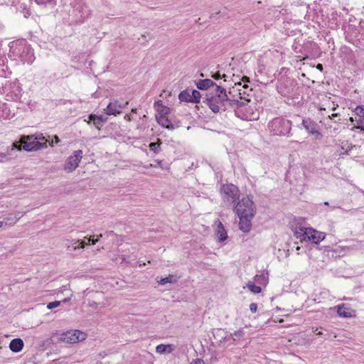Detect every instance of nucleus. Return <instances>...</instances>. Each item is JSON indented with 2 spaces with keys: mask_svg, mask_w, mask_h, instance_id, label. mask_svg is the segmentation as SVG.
Returning a JSON list of instances; mask_svg holds the SVG:
<instances>
[{
  "mask_svg": "<svg viewBox=\"0 0 364 364\" xmlns=\"http://www.w3.org/2000/svg\"><path fill=\"white\" fill-rule=\"evenodd\" d=\"M235 212L240 219V229L245 232H249L252 228L251 221L256 213L252 200L247 196L238 200L235 207Z\"/></svg>",
  "mask_w": 364,
  "mask_h": 364,
  "instance_id": "f257e3e1",
  "label": "nucleus"
},
{
  "mask_svg": "<svg viewBox=\"0 0 364 364\" xmlns=\"http://www.w3.org/2000/svg\"><path fill=\"white\" fill-rule=\"evenodd\" d=\"M229 100L226 90L220 86H217V93L215 95L207 97L206 105L214 113H218L225 109V103Z\"/></svg>",
  "mask_w": 364,
  "mask_h": 364,
  "instance_id": "f03ea898",
  "label": "nucleus"
},
{
  "mask_svg": "<svg viewBox=\"0 0 364 364\" xmlns=\"http://www.w3.org/2000/svg\"><path fill=\"white\" fill-rule=\"evenodd\" d=\"M269 129L274 135L284 136L290 132L291 122L282 117H277L269 122Z\"/></svg>",
  "mask_w": 364,
  "mask_h": 364,
  "instance_id": "7ed1b4c3",
  "label": "nucleus"
},
{
  "mask_svg": "<svg viewBox=\"0 0 364 364\" xmlns=\"http://www.w3.org/2000/svg\"><path fill=\"white\" fill-rule=\"evenodd\" d=\"M45 138L43 136L42 138L33 137V136H23L21 138L20 143L21 145L18 147L16 144H14V146L16 147L18 150L21 149V147L27 151H37L41 149L43 147H46V142L41 143L38 141V139H44Z\"/></svg>",
  "mask_w": 364,
  "mask_h": 364,
  "instance_id": "20e7f679",
  "label": "nucleus"
},
{
  "mask_svg": "<svg viewBox=\"0 0 364 364\" xmlns=\"http://www.w3.org/2000/svg\"><path fill=\"white\" fill-rule=\"evenodd\" d=\"M220 193L225 202L232 203L240 198V190L232 183L223 184L220 189Z\"/></svg>",
  "mask_w": 364,
  "mask_h": 364,
  "instance_id": "39448f33",
  "label": "nucleus"
},
{
  "mask_svg": "<svg viewBox=\"0 0 364 364\" xmlns=\"http://www.w3.org/2000/svg\"><path fill=\"white\" fill-rule=\"evenodd\" d=\"M252 89L249 88L247 85H242L240 82L235 84L234 87L230 90V94L237 92L238 98L234 99L233 101L240 102V105L245 104L250 101V96Z\"/></svg>",
  "mask_w": 364,
  "mask_h": 364,
  "instance_id": "423d86ee",
  "label": "nucleus"
},
{
  "mask_svg": "<svg viewBox=\"0 0 364 364\" xmlns=\"http://www.w3.org/2000/svg\"><path fill=\"white\" fill-rule=\"evenodd\" d=\"M86 338V334L79 330L68 331L60 336V340L66 343H75Z\"/></svg>",
  "mask_w": 364,
  "mask_h": 364,
  "instance_id": "0eeeda50",
  "label": "nucleus"
},
{
  "mask_svg": "<svg viewBox=\"0 0 364 364\" xmlns=\"http://www.w3.org/2000/svg\"><path fill=\"white\" fill-rule=\"evenodd\" d=\"M82 155L83 153L82 150L75 151L73 152V155L70 156L67 159L64 166V170L68 173H70L75 170L78 167L79 163L82 159Z\"/></svg>",
  "mask_w": 364,
  "mask_h": 364,
  "instance_id": "6e6552de",
  "label": "nucleus"
},
{
  "mask_svg": "<svg viewBox=\"0 0 364 364\" xmlns=\"http://www.w3.org/2000/svg\"><path fill=\"white\" fill-rule=\"evenodd\" d=\"M311 233H314L313 228L296 227L294 230L295 237L301 242L308 241Z\"/></svg>",
  "mask_w": 364,
  "mask_h": 364,
  "instance_id": "1a4fd4ad",
  "label": "nucleus"
},
{
  "mask_svg": "<svg viewBox=\"0 0 364 364\" xmlns=\"http://www.w3.org/2000/svg\"><path fill=\"white\" fill-rule=\"evenodd\" d=\"M128 105L127 101L124 104H120L118 101L110 102L105 109V112L107 115H117L121 113V111Z\"/></svg>",
  "mask_w": 364,
  "mask_h": 364,
  "instance_id": "9d476101",
  "label": "nucleus"
},
{
  "mask_svg": "<svg viewBox=\"0 0 364 364\" xmlns=\"http://www.w3.org/2000/svg\"><path fill=\"white\" fill-rule=\"evenodd\" d=\"M337 314L340 317L352 318L355 316V310L346 304H341L336 306Z\"/></svg>",
  "mask_w": 364,
  "mask_h": 364,
  "instance_id": "9b49d317",
  "label": "nucleus"
},
{
  "mask_svg": "<svg viewBox=\"0 0 364 364\" xmlns=\"http://www.w3.org/2000/svg\"><path fill=\"white\" fill-rule=\"evenodd\" d=\"M154 108L155 109L156 114L155 117L156 118L159 116H166L170 113V108L165 106L161 100L156 101L154 104Z\"/></svg>",
  "mask_w": 364,
  "mask_h": 364,
  "instance_id": "f8f14e48",
  "label": "nucleus"
},
{
  "mask_svg": "<svg viewBox=\"0 0 364 364\" xmlns=\"http://www.w3.org/2000/svg\"><path fill=\"white\" fill-rule=\"evenodd\" d=\"M302 124L304 127L305 129L312 135L316 136V138H320L321 134L316 129V124L310 119H304L302 122Z\"/></svg>",
  "mask_w": 364,
  "mask_h": 364,
  "instance_id": "ddd939ff",
  "label": "nucleus"
},
{
  "mask_svg": "<svg viewBox=\"0 0 364 364\" xmlns=\"http://www.w3.org/2000/svg\"><path fill=\"white\" fill-rule=\"evenodd\" d=\"M156 120L161 127L169 130H173L175 128L178 127V126H175L171 122L168 115L164 117L159 116L156 118Z\"/></svg>",
  "mask_w": 364,
  "mask_h": 364,
  "instance_id": "4468645a",
  "label": "nucleus"
},
{
  "mask_svg": "<svg viewBox=\"0 0 364 364\" xmlns=\"http://www.w3.org/2000/svg\"><path fill=\"white\" fill-rule=\"evenodd\" d=\"M326 237V234L323 232H320L314 229V233H311L308 241L311 242L314 244H319Z\"/></svg>",
  "mask_w": 364,
  "mask_h": 364,
  "instance_id": "2eb2a0df",
  "label": "nucleus"
},
{
  "mask_svg": "<svg viewBox=\"0 0 364 364\" xmlns=\"http://www.w3.org/2000/svg\"><path fill=\"white\" fill-rule=\"evenodd\" d=\"M23 341L21 338H14L11 340L9 348L14 353L20 352L23 348Z\"/></svg>",
  "mask_w": 364,
  "mask_h": 364,
  "instance_id": "dca6fc26",
  "label": "nucleus"
},
{
  "mask_svg": "<svg viewBox=\"0 0 364 364\" xmlns=\"http://www.w3.org/2000/svg\"><path fill=\"white\" fill-rule=\"evenodd\" d=\"M85 240H88V243L87 244H90L91 243L92 245H95L97 242H98V239H92L90 237L87 238V237H85ZM75 244H77V245L76 246H73L72 247V250H78V249H82L85 247V245L87 243H85V240H77L76 242H75Z\"/></svg>",
  "mask_w": 364,
  "mask_h": 364,
  "instance_id": "f3484780",
  "label": "nucleus"
},
{
  "mask_svg": "<svg viewBox=\"0 0 364 364\" xmlns=\"http://www.w3.org/2000/svg\"><path fill=\"white\" fill-rule=\"evenodd\" d=\"M215 82L210 79L200 80L196 83V86L199 90H207L209 87L213 86Z\"/></svg>",
  "mask_w": 364,
  "mask_h": 364,
  "instance_id": "a211bd4d",
  "label": "nucleus"
},
{
  "mask_svg": "<svg viewBox=\"0 0 364 364\" xmlns=\"http://www.w3.org/2000/svg\"><path fill=\"white\" fill-rule=\"evenodd\" d=\"M217 235L220 242H223L228 238V234L225 230L223 225L220 221L218 222L217 227Z\"/></svg>",
  "mask_w": 364,
  "mask_h": 364,
  "instance_id": "6ab92c4d",
  "label": "nucleus"
},
{
  "mask_svg": "<svg viewBox=\"0 0 364 364\" xmlns=\"http://www.w3.org/2000/svg\"><path fill=\"white\" fill-rule=\"evenodd\" d=\"M173 350V346L171 344L164 345L160 344L158 345L156 348V351L158 353H171Z\"/></svg>",
  "mask_w": 364,
  "mask_h": 364,
  "instance_id": "aec40b11",
  "label": "nucleus"
},
{
  "mask_svg": "<svg viewBox=\"0 0 364 364\" xmlns=\"http://www.w3.org/2000/svg\"><path fill=\"white\" fill-rule=\"evenodd\" d=\"M178 99L181 102L193 103L191 90H184L181 91L178 95Z\"/></svg>",
  "mask_w": 364,
  "mask_h": 364,
  "instance_id": "412c9836",
  "label": "nucleus"
},
{
  "mask_svg": "<svg viewBox=\"0 0 364 364\" xmlns=\"http://www.w3.org/2000/svg\"><path fill=\"white\" fill-rule=\"evenodd\" d=\"M88 118H89V121H87V123H90V121L92 120L94 125L97 128H98V129L100 128V126L101 125L102 122L101 117H97L95 114H91L89 115Z\"/></svg>",
  "mask_w": 364,
  "mask_h": 364,
  "instance_id": "4be33fe9",
  "label": "nucleus"
},
{
  "mask_svg": "<svg viewBox=\"0 0 364 364\" xmlns=\"http://www.w3.org/2000/svg\"><path fill=\"white\" fill-rule=\"evenodd\" d=\"M247 287L253 294H259L262 291V288L260 287L255 285L254 282L250 281L247 282Z\"/></svg>",
  "mask_w": 364,
  "mask_h": 364,
  "instance_id": "5701e85b",
  "label": "nucleus"
},
{
  "mask_svg": "<svg viewBox=\"0 0 364 364\" xmlns=\"http://www.w3.org/2000/svg\"><path fill=\"white\" fill-rule=\"evenodd\" d=\"M176 281L177 279L174 275H169L168 277L161 279L159 284L161 285H164L167 283L176 282Z\"/></svg>",
  "mask_w": 364,
  "mask_h": 364,
  "instance_id": "b1692460",
  "label": "nucleus"
},
{
  "mask_svg": "<svg viewBox=\"0 0 364 364\" xmlns=\"http://www.w3.org/2000/svg\"><path fill=\"white\" fill-rule=\"evenodd\" d=\"M191 93L193 103H199L201 97L200 92L196 90H193L191 91Z\"/></svg>",
  "mask_w": 364,
  "mask_h": 364,
  "instance_id": "393cba45",
  "label": "nucleus"
},
{
  "mask_svg": "<svg viewBox=\"0 0 364 364\" xmlns=\"http://www.w3.org/2000/svg\"><path fill=\"white\" fill-rule=\"evenodd\" d=\"M355 114L364 119V105H358L354 109Z\"/></svg>",
  "mask_w": 364,
  "mask_h": 364,
  "instance_id": "a878e982",
  "label": "nucleus"
},
{
  "mask_svg": "<svg viewBox=\"0 0 364 364\" xmlns=\"http://www.w3.org/2000/svg\"><path fill=\"white\" fill-rule=\"evenodd\" d=\"M161 142L160 141V139H158V141L157 142H152L149 144V148L151 151H154L155 153H158L159 150L158 149L159 148L160 145H161Z\"/></svg>",
  "mask_w": 364,
  "mask_h": 364,
  "instance_id": "bb28decb",
  "label": "nucleus"
},
{
  "mask_svg": "<svg viewBox=\"0 0 364 364\" xmlns=\"http://www.w3.org/2000/svg\"><path fill=\"white\" fill-rule=\"evenodd\" d=\"M212 77H213L215 80H220V79H224L225 81H226V75L225 74H221L220 71H218L215 74H213Z\"/></svg>",
  "mask_w": 364,
  "mask_h": 364,
  "instance_id": "cd10ccee",
  "label": "nucleus"
},
{
  "mask_svg": "<svg viewBox=\"0 0 364 364\" xmlns=\"http://www.w3.org/2000/svg\"><path fill=\"white\" fill-rule=\"evenodd\" d=\"M356 124L357 125L355 126V128L364 132V120L362 119H359L356 120Z\"/></svg>",
  "mask_w": 364,
  "mask_h": 364,
  "instance_id": "c85d7f7f",
  "label": "nucleus"
},
{
  "mask_svg": "<svg viewBox=\"0 0 364 364\" xmlns=\"http://www.w3.org/2000/svg\"><path fill=\"white\" fill-rule=\"evenodd\" d=\"M60 304V301H55L50 302V303L48 304L47 308L48 309H53L54 308H56V307L59 306Z\"/></svg>",
  "mask_w": 364,
  "mask_h": 364,
  "instance_id": "c756f323",
  "label": "nucleus"
},
{
  "mask_svg": "<svg viewBox=\"0 0 364 364\" xmlns=\"http://www.w3.org/2000/svg\"><path fill=\"white\" fill-rule=\"evenodd\" d=\"M250 310L251 311L252 313H255L257 312V304L255 303H252L250 305Z\"/></svg>",
  "mask_w": 364,
  "mask_h": 364,
  "instance_id": "7c9ffc66",
  "label": "nucleus"
},
{
  "mask_svg": "<svg viewBox=\"0 0 364 364\" xmlns=\"http://www.w3.org/2000/svg\"><path fill=\"white\" fill-rule=\"evenodd\" d=\"M255 279V281L257 282H262V281H265L266 280L265 277L263 276V275H256Z\"/></svg>",
  "mask_w": 364,
  "mask_h": 364,
  "instance_id": "2f4dec72",
  "label": "nucleus"
},
{
  "mask_svg": "<svg viewBox=\"0 0 364 364\" xmlns=\"http://www.w3.org/2000/svg\"><path fill=\"white\" fill-rule=\"evenodd\" d=\"M35 1L38 4H46L48 3H51L54 0H35Z\"/></svg>",
  "mask_w": 364,
  "mask_h": 364,
  "instance_id": "473e14b6",
  "label": "nucleus"
},
{
  "mask_svg": "<svg viewBox=\"0 0 364 364\" xmlns=\"http://www.w3.org/2000/svg\"><path fill=\"white\" fill-rule=\"evenodd\" d=\"M191 364H205V363L204 362L203 360L200 359V358H196L195 360H193Z\"/></svg>",
  "mask_w": 364,
  "mask_h": 364,
  "instance_id": "72a5a7b5",
  "label": "nucleus"
},
{
  "mask_svg": "<svg viewBox=\"0 0 364 364\" xmlns=\"http://www.w3.org/2000/svg\"><path fill=\"white\" fill-rule=\"evenodd\" d=\"M316 69H318V70H320L321 72H322L323 70V65L321 64V63H318L316 65Z\"/></svg>",
  "mask_w": 364,
  "mask_h": 364,
  "instance_id": "f704fd0d",
  "label": "nucleus"
},
{
  "mask_svg": "<svg viewBox=\"0 0 364 364\" xmlns=\"http://www.w3.org/2000/svg\"><path fill=\"white\" fill-rule=\"evenodd\" d=\"M124 119L127 120V122H131L132 121V117H131V115L130 114H126L124 117Z\"/></svg>",
  "mask_w": 364,
  "mask_h": 364,
  "instance_id": "c9c22d12",
  "label": "nucleus"
},
{
  "mask_svg": "<svg viewBox=\"0 0 364 364\" xmlns=\"http://www.w3.org/2000/svg\"><path fill=\"white\" fill-rule=\"evenodd\" d=\"M314 332H315L317 335H321L322 333L321 331H318V328H316L315 329L313 330Z\"/></svg>",
  "mask_w": 364,
  "mask_h": 364,
  "instance_id": "e433bc0d",
  "label": "nucleus"
},
{
  "mask_svg": "<svg viewBox=\"0 0 364 364\" xmlns=\"http://www.w3.org/2000/svg\"><path fill=\"white\" fill-rule=\"evenodd\" d=\"M55 141L56 143H58V142L60 141V139L58 138V136H55Z\"/></svg>",
  "mask_w": 364,
  "mask_h": 364,
  "instance_id": "4c0bfd02",
  "label": "nucleus"
},
{
  "mask_svg": "<svg viewBox=\"0 0 364 364\" xmlns=\"http://www.w3.org/2000/svg\"><path fill=\"white\" fill-rule=\"evenodd\" d=\"M242 80L249 82V77H243Z\"/></svg>",
  "mask_w": 364,
  "mask_h": 364,
  "instance_id": "58836bf2",
  "label": "nucleus"
},
{
  "mask_svg": "<svg viewBox=\"0 0 364 364\" xmlns=\"http://www.w3.org/2000/svg\"><path fill=\"white\" fill-rule=\"evenodd\" d=\"M132 112H133V113H136V108L132 109Z\"/></svg>",
  "mask_w": 364,
  "mask_h": 364,
  "instance_id": "ea45409f",
  "label": "nucleus"
},
{
  "mask_svg": "<svg viewBox=\"0 0 364 364\" xmlns=\"http://www.w3.org/2000/svg\"><path fill=\"white\" fill-rule=\"evenodd\" d=\"M102 237V235L100 234V235L97 236V239H98V240H100V238H101Z\"/></svg>",
  "mask_w": 364,
  "mask_h": 364,
  "instance_id": "a19ab883",
  "label": "nucleus"
},
{
  "mask_svg": "<svg viewBox=\"0 0 364 364\" xmlns=\"http://www.w3.org/2000/svg\"><path fill=\"white\" fill-rule=\"evenodd\" d=\"M4 222L0 221V228L3 226Z\"/></svg>",
  "mask_w": 364,
  "mask_h": 364,
  "instance_id": "79ce46f5",
  "label": "nucleus"
},
{
  "mask_svg": "<svg viewBox=\"0 0 364 364\" xmlns=\"http://www.w3.org/2000/svg\"><path fill=\"white\" fill-rule=\"evenodd\" d=\"M350 122H353V121H354L353 118V117H350Z\"/></svg>",
  "mask_w": 364,
  "mask_h": 364,
  "instance_id": "37998d69",
  "label": "nucleus"
},
{
  "mask_svg": "<svg viewBox=\"0 0 364 364\" xmlns=\"http://www.w3.org/2000/svg\"><path fill=\"white\" fill-rule=\"evenodd\" d=\"M332 117H337V114H332Z\"/></svg>",
  "mask_w": 364,
  "mask_h": 364,
  "instance_id": "c03bdc74",
  "label": "nucleus"
},
{
  "mask_svg": "<svg viewBox=\"0 0 364 364\" xmlns=\"http://www.w3.org/2000/svg\"><path fill=\"white\" fill-rule=\"evenodd\" d=\"M17 220H18V219H16V220L14 222V223H16Z\"/></svg>",
  "mask_w": 364,
  "mask_h": 364,
  "instance_id": "a18cd8bd",
  "label": "nucleus"
},
{
  "mask_svg": "<svg viewBox=\"0 0 364 364\" xmlns=\"http://www.w3.org/2000/svg\"><path fill=\"white\" fill-rule=\"evenodd\" d=\"M215 85V86H216V87L218 86V85H217V84H215V85Z\"/></svg>",
  "mask_w": 364,
  "mask_h": 364,
  "instance_id": "49530a36",
  "label": "nucleus"
}]
</instances>
